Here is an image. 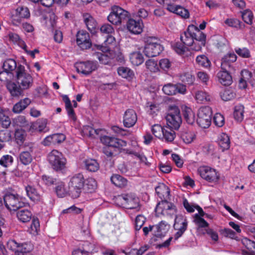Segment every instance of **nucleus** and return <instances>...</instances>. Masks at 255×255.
<instances>
[{
    "label": "nucleus",
    "instance_id": "obj_1",
    "mask_svg": "<svg viewBox=\"0 0 255 255\" xmlns=\"http://www.w3.org/2000/svg\"><path fill=\"white\" fill-rule=\"evenodd\" d=\"M180 39L184 45L190 46L191 49L199 51L205 45L206 35L197 27L190 25L181 35Z\"/></svg>",
    "mask_w": 255,
    "mask_h": 255
},
{
    "label": "nucleus",
    "instance_id": "obj_2",
    "mask_svg": "<svg viewBox=\"0 0 255 255\" xmlns=\"http://www.w3.org/2000/svg\"><path fill=\"white\" fill-rule=\"evenodd\" d=\"M101 142L105 145L114 147V149L118 150L120 152H124L126 154H133L135 156L141 158V155L138 153L128 149L124 148L127 146V142L124 140L109 136H103L101 137Z\"/></svg>",
    "mask_w": 255,
    "mask_h": 255
},
{
    "label": "nucleus",
    "instance_id": "obj_3",
    "mask_svg": "<svg viewBox=\"0 0 255 255\" xmlns=\"http://www.w3.org/2000/svg\"><path fill=\"white\" fill-rule=\"evenodd\" d=\"M16 82L24 91L31 88L33 84V78L22 65L18 66L15 75Z\"/></svg>",
    "mask_w": 255,
    "mask_h": 255
},
{
    "label": "nucleus",
    "instance_id": "obj_4",
    "mask_svg": "<svg viewBox=\"0 0 255 255\" xmlns=\"http://www.w3.org/2000/svg\"><path fill=\"white\" fill-rule=\"evenodd\" d=\"M84 178L81 173L74 175L69 182V193L73 198L79 197L84 187Z\"/></svg>",
    "mask_w": 255,
    "mask_h": 255
},
{
    "label": "nucleus",
    "instance_id": "obj_5",
    "mask_svg": "<svg viewBox=\"0 0 255 255\" xmlns=\"http://www.w3.org/2000/svg\"><path fill=\"white\" fill-rule=\"evenodd\" d=\"M115 202L119 206L131 209L138 207L139 199L134 194H125L117 196Z\"/></svg>",
    "mask_w": 255,
    "mask_h": 255
},
{
    "label": "nucleus",
    "instance_id": "obj_6",
    "mask_svg": "<svg viewBox=\"0 0 255 255\" xmlns=\"http://www.w3.org/2000/svg\"><path fill=\"white\" fill-rule=\"evenodd\" d=\"M144 48V54L147 57H155L158 55L163 50V47L159 40L153 37H147Z\"/></svg>",
    "mask_w": 255,
    "mask_h": 255
},
{
    "label": "nucleus",
    "instance_id": "obj_7",
    "mask_svg": "<svg viewBox=\"0 0 255 255\" xmlns=\"http://www.w3.org/2000/svg\"><path fill=\"white\" fill-rule=\"evenodd\" d=\"M166 120L168 127L174 129L179 128L182 123V120L179 109L177 106L175 105L169 106Z\"/></svg>",
    "mask_w": 255,
    "mask_h": 255
},
{
    "label": "nucleus",
    "instance_id": "obj_8",
    "mask_svg": "<svg viewBox=\"0 0 255 255\" xmlns=\"http://www.w3.org/2000/svg\"><path fill=\"white\" fill-rule=\"evenodd\" d=\"M128 17V12L117 5L112 7L108 20L113 24L118 25Z\"/></svg>",
    "mask_w": 255,
    "mask_h": 255
},
{
    "label": "nucleus",
    "instance_id": "obj_9",
    "mask_svg": "<svg viewBox=\"0 0 255 255\" xmlns=\"http://www.w3.org/2000/svg\"><path fill=\"white\" fill-rule=\"evenodd\" d=\"M48 160L55 170H62L65 167L66 159L62 153L57 150H53L48 154Z\"/></svg>",
    "mask_w": 255,
    "mask_h": 255
},
{
    "label": "nucleus",
    "instance_id": "obj_10",
    "mask_svg": "<svg viewBox=\"0 0 255 255\" xmlns=\"http://www.w3.org/2000/svg\"><path fill=\"white\" fill-rule=\"evenodd\" d=\"M212 111L208 106L200 108L198 113L197 122L200 127L202 128H208L211 123Z\"/></svg>",
    "mask_w": 255,
    "mask_h": 255
},
{
    "label": "nucleus",
    "instance_id": "obj_11",
    "mask_svg": "<svg viewBox=\"0 0 255 255\" xmlns=\"http://www.w3.org/2000/svg\"><path fill=\"white\" fill-rule=\"evenodd\" d=\"M5 206L9 210L15 211L24 206V203L17 194H6L3 198Z\"/></svg>",
    "mask_w": 255,
    "mask_h": 255
},
{
    "label": "nucleus",
    "instance_id": "obj_12",
    "mask_svg": "<svg viewBox=\"0 0 255 255\" xmlns=\"http://www.w3.org/2000/svg\"><path fill=\"white\" fill-rule=\"evenodd\" d=\"M155 212L157 214L164 216L171 217L176 213L175 206L171 203L162 200L156 205Z\"/></svg>",
    "mask_w": 255,
    "mask_h": 255
},
{
    "label": "nucleus",
    "instance_id": "obj_13",
    "mask_svg": "<svg viewBox=\"0 0 255 255\" xmlns=\"http://www.w3.org/2000/svg\"><path fill=\"white\" fill-rule=\"evenodd\" d=\"M75 67L78 73L88 75L98 68L97 63L93 61L77 62Z\"/></svg>",
    "mask_w": 255,
    "mask_h": 255
},
{
    "label": "nucleus",
    "instance_id": "obj_14",
    "mask_svg": "<svg viewBox=\"0 0 255 255\" xmlns=\"http://www.w3.org/2000/svg\"><path fill=\"white\" fill-rule=\"evenodd\" d=\"M198 171L201 177L210 182H216L219 179V175L215 169L209 166L200 167Z\"/></svg>",
    "mask_w": 255,
    "mask_h": 255
},
{
    "label": "nucleus",
    "instance_id": "obj_15",
    "mask_svg": "<svg viewBox=\"0 0 255 255\" xmlns=\"http://www.w3.org/2000/svg\"><path fill=\"white\" fill-rule=\"evenodd\" d=\"M173 227L175 230L178 231L175 234V239H178L186 230L187 221L186 217L182 215L176 216Z\"/></svg>",
    "mask_w": 255,
    "mask_h": 255
},
{
    "label": "nucleus",
    "instance_id": "obj_16",
    "mask_svg": "<svg viewBox=\"0 0 255 255\" xmlns=\"http://www.w3.org/2000/svg\"><path fill=\"white\" fill-rule=\"evenodd\" d=\"M137 115L135 112L131 109L126 111L123 117V123L127 128L133 127L137 121Z\"/></svg>",
    "mask_w": 255,
    "mask_h": 255
},
{
    "label": "nucleus",
    "instance_id": "obj_17",
    "mask_svg": "<svg viewBox=\"0 0 255 255\" xmlns=\"http://www.w3.org/2000/svg\"><path fill=\"white\" fill-rule=\"evenodd\" d=\"M66 136L62 133H55L46 136L42 141L45 146H50L60 144L65 140Z\"/></svg>",
    "mask_w": 255,
    "mask_h": 255
},
{
    "label": "nucleus",
    "instance_id": "obj_18",
    "mask_svg": "<svg viewBox=\"0 0 255 255\" xmlns=\"http://www.w3.org/2000/svg\"><path fill=\"white\" fill-rule=\"evenodd\" d=\"M127 27L130 33L133 34H139L143 31V24L141 20H135L133 19H129L127 22Z\"/></svg>",
    "mask_w": 255,
    "mask_h": 255
},
{
    "label": "nucleus",
    "instance_id": "obj_19",
    "mask_svg": "<svg viewBox=\"0 0 255 255\" xmlns=\"http://www.w3.org/2000/svg\"><path fill=\"white\" fill-rule=\"evenodd\" d=\"M77 43L83 49L90 48L91 43L89 34L83 30L79 31L77 34Z\"/></svg>",
    "mask_w": 255,
    "mask_h": 255
},
{
    "label": "nucleus",
    "instance_id": "obj_20",
    "mask_svg": "<svg viewBox=\"0 0 255 255\" xmlns=\"http://www.w3.org/2000/svg\"><path fill=\"white\" fill-rule=\"evenodd\" d=\"M237 60V56L234 53H229L222 59L221 68L222 70H228L231 67L232 63Z\"/></svg>",
    "mask_w": 255,
    "mask_h": 255
},
{
    "label": "nucleus",
    "instance_id": "obj_21",
    "mask_svg": "<svg viewBox=\"0 0 255 255\" xmlns=\"http://www.w3.org/2000/svg\"><path fill=\"white\" fill-rule=\"evenodd\" d=\"M155 192L161 201H167L169 198L170 190L164 183H159L155 188Z\"/></svg>",
    "mask_w": 255,
    "mask_h": 255
},
{
    "label": "nucleus",
    "instance_id": "obj_22",
    "mask_svg": "<svg viewBox=\"0 0 255 255\" xmlns=\"http://www.w3.org/2000/svg\"><path fill=\"white\" fill-rule=\"evenodd\" d=\"M48 120L46 119L41 118L32 124L31 128L39 132H46L49 130L47 127Z\"/></svg>",
    "mask_w": 255,
    "mask_h": 255
},
{
    "label": "nucleus",
    "instance_id": "obj_23",
    "mask_svg": "<svg viewBox=\"0 0 255 255\" xmlns=\"http://www.w3.org/2000/svg\"><path fill=\"white\" fill-rule=\"evenodd\" d=\"M167 10L184 18H187L189 17V12L188 10L179 5L173 4L171 7L167 8Z\"/></svg>",
    "mask_w": 255,
    "mask_h": 255
},
{
    "label": "nucleus",
    "instance_id": "obj_24",
    "mask_svg": "<svg viewBox=\"0 0 255 255\" xmlns=\"http://www.w3.org/2000/svg\"><path fill=\"white\" fill-rule=\"evenodd\" d=\"M6 88L12 97H19L24 91L17 83L9 81L7 83Z\"/></svg>",
    "mask_w": 255,
    "mask_h": 255
},
{
    "label": "nucleus",
    "instance_id": "obj_25",
    "mask_svg": "<svg viewBox=\"0 0 255 255\" xmlns=\"http://www.w3.org/2000/svg\"><path fill=\"white\" fill-rule=\"evenodd\" d=\"M31 103V100L25 98L16 103L13 107L12 112L15 114L22 112Z\"/></svg>",
    "mask_w": 255,
    "mask_h": 255
},
{
    "label": "nucleus",
    "instance_id": "obj_26",
    "mask_svg": "<svg viewBox=\"0 0 255 255\" xmlns=\"http://www.w3.org/2000/svg\"><path fill=\"white\" fill-rule=\"evenodd\" d=\"M154 235L156 237H161L168 231L170 225L165 221H161L158 225L154 226Z\"/></svg>",
    "mask_w": 255,
    "mask_h": 255
},
{
    "label": "nucleus",
    "instance_id": "obj_27",
    "mask_svg": "<svg viewBox=\"0 0 255 255\" xmlns=\"http://www.w3.org/2000/svg\"><path fill=\"white\" fill-rule=\"evenodd\" d=\"M21 65L20 64L17 65L16 61L13 59H7L5 60L3 64V70L9 72L13 75V72L17 70L18 66Z\"/></svg>",
    "mask_w": 255,
    "mask_h": 255
},
{
    "label": "nucleus",
    "instance_id": "obj_28",
    "mask_svg": "<svg viewBox=\"0 0 255 255\" xmlns=\"http://www.w3.org/2000/svg\"><path fill=\"white\" fill-rule=\"evenodd\" d=\"M243 243L248 251L243 250V255H255V242L247 238L243 240Z\"/></svg>",
    "mask_w": 255,
    "mask_h": 255
},
{
    "label": "nucleus",
    "instance_id": "obj_29",
    "mask_svg": "<svg viewBox=\"0 0 255 255\" xmlns=\"http://www.w3.org/2000/svg\"><path fill=\"white\" fill-rule=\"evenodd\" d=\"M218 142L222 151L227 150L230 147V140L229 136L226 133H222L219 135Z\"/></svg>",
    "mask_w": 255,
    "mask_h": 255
},
{
    "label": "nucleus",
    "instance_id": "obj_30",
    "mask_svg": "<svg viewBox=\"0 0 255 255\" xmlns=\"http://www.w3.org/2000/svg\"><path fill=\"white\" fill-rule=\"evenodd\" d=\"M219 82L223 85H229L232 83V77L228 72V70H223L218 73Z\"/></svg>",
    "mask_w": 255,
    "mask_h": 255
},
{
    "label": "nucleus",
    "instance_id": "obj_31",
    "mask_svg": "<svg viewBox=\"0 0 255 255\" xmlns=\"http://www.w3.org/2000/svg\"><path fill=\"white\" fill-rule=\"evenodd\" d=\"M111 181L115 186L123 188L128 185V180L119 174H114L111 177Z\"/></svg>",
    "mask_w": 255,
    "mask_h": 255
},
{
    "label": "nucleus",
    "instance_id": "obj_32",
    "mask_svg": "<svg viewBox=\"0 0 255 255\" xmlns=\"http://www.w3.org/2000/svg\"><path fill=\"white\" fill-rule=\"evenodd\" d=\"M83 17L84 22L88 29L91 32H94L97 26V23L95 19L88 13L84 14Z\"/></svg>",
    "mask_w": 255,
    "mask_h": 255
},
{
    "label": "nucleus",
    "instance_id": "obj_33",
    "mask_svg": "<svg viewBox=\"0 0 255 255\" xmlns=\"http://www.w3.org/2000/svg\"><path fill=\"white\" fill-rule=\"evenodd\" d=\"M129 60L132 65L138 66L143 62L144 58L140 52L134 51L130 53Z\"/></svg>",
    "mask_w": 255,
    "mask_h": 255
},
{
    "label": "nucleus",
    "instance_id": "obj_34",
    "mask_svg": "<svg viewBox=\"0 0 255 255\" xmlns=\"http://www.w3.org/2000/svg\"><path fill=\"white\" fill-rule=\"evenodd\" d=\"M26 193L29 198L34 202L40 201L41 199L40 194L33 186L28 185L25 187Z\"/></svg>",
    "mask_w": 255,
    "mask_h": 255
},
{
    "label": "nucleus",
    "instance_id": "obj_35",
    "mask_svg": "<svg viewBox=\"0 0 255 255\" xmlns=\"http://www.w3.org/2000/svg\"><path fill=\"white\" fill-rule=\"evenodd\" d=\"M18 219L23 223L29 222L32 217V213L27 209H21L17 212Z\"/></svg>",
    "mask_w": 255,
    "mask_h": 255
},
{
    "label": "nucleus",
    "instance_id": "obj_36",
    "mask_svg": "<svg viewBox=\"0 0 255 255\" xmlns=\"http://www.w3.org/2000/svg\"><path fill=\"white\" fill-rule=\"evenodd\" d=\"M55 192L59 197H65L68 193V190L65 186V184L61 181H57L56 183Z\"/></svg>",
    "mask_w": 255,
    "mask_h": 255
},
{
    "label": "nucleus",
    "instance_id": "obj_37",
    "mask_svg": "<svg viewBox=\"0 0 255 255\" xmlns=\"http://www.w3.org/2000/svg\"><path fill=\"white\" fill-rule=\"evenodd\" d=\"M118 74L124 78L131 80L133 78L134 74L133 72L128 67H120L118 69Z\"/></svg>",
    "mask_w": 255,
    "mask_h": 255
},
{
    "label": "nucleus",
    "instance_id": "obj_38",
    "mask_svg": "<svg viewBox=\"0 0 255 255\" xmlns=\"http://www.w3.org/2000/svg\"><path fill=\"white\" fill-rule=\"evenodd\" d=\"M220 97L224 101H228L233 100L236 97L234 91L231 88H226L220 92Z\"/></svg>",
    "mask_w": 255,
    "mask_h": 255
},
{
    "label": "nucleus",
    "instance_id": "obj_39",
    "mask_svg": "<svg viewBox=\"0 0 255 255\" xmlns=\"http://www.w3.org/2000/svg\"><path fill=\"white\" fill-rule=\"evenodd\" d=\"M86 168L91 172H96L99 169V164L96 160L87 159L84 161Z\"/></svg>",
    "mask_w": 255,
    "mask_h": 255
},
{
    "label": "nucleus",
    "instance_id": "obj_40",
    "mask_svg": "<svg viewBox=\"0 0 255 255\" xmlns=\"http://www.w3.org/2000/svg\"><path fill=\"white\" fill-rule=\"evenodd\" d=\"M95 55L102 64L105 65L109 64L113 58V55L111 52H109V55L106 52L104 53L97 52L95 54Z\"/></svg>",
    "mask_w": 255,
    "mask_h": 255
},
{
    "label": "nucleus",
    "instance_id": "obj_41",
    "mask_svg": "<svg viewBox=\"0 0 255 255\" xmlns=\"http://www.w3.org/2000/svg\"><path fill=\"white\" fill-rule=\"evenodd\" d=\"M19 161L23 165H28L32 161L31 153L28 151L21 152L19 155Z\"/></svg>",
    "mask_w": 255,
    "mask_h": 255
},
{
    "label": "nucleus",
    "instance_id": "obj_42",
    "mask_svg": "<svg viewBox=\"0 0 255 255\" xmlns=\"http://www.w3.org/2000/svg\"><path fill=\"white\" fill-rule=\"evenodd\" d=\"M183 114L186 122L189 124H192L195 122V114L192 109L188 107H185L183 111Z\"/></svg>",
    "mask_w": 255,
    "mask_h": 255
},
{
    "label": "nucleus",
    "instance_id": "obj_43",
    "mask_svg": "<svg viewBox=\"0 0 255 255\" xmlns=\"http://www.w3.org/2000/svg\"><path fill=\"white\" fill-rule=\"evenodd\" d=\"M4 112L5 111L0 107V124L3 128H7L11 124V121Z\"/></svg>",
    "mask_w": 255,
    "mask_h": 255
},
{
    "label": "nucleus",
    "instance_id": "obj_44",
    "mask_svg": "<svg viewBox=\"0 0 255 255\" xmlns=\"http://www.w3.org/2000/svg\"><path fill=\"white\" fill-rule=\"evenodd\" d=\"M195 99L198 103L210 101L211 99L210 95L205 92L198 91L195 93Z\"/></svg>",
    "mask_w": 255,
    "mask_h": 255
},
{
    "label": "nucleus",
    "instance_id": "obj_45",
    "mask_svg": "<svg viewBox=\"0 0 255 255\" xmlns=\"http://www.w3.org/2000/svg\"><path fill=\"white\" fill-rule=\"evenodd\" d=\"M40 229V224L37 218H33L30 227L28 229V232L33 235H36L38 234Z\"/></svg>",
    "mask_w": 255,
    "mask_h": 255
},
{
    "label": "nucleus",
    "instance_id": "obj_46",
    "mask_svg": "<svg viewBox=\"0 0 255 255\" xmlns=\"http://www.w3.org/2000/svg\"><path fill=\"white\" fill-rule=\"evenodd\" d=\"M162 137H163L166 141H172L175 137V133L172 128L166 127L164 128Z\"/></svg>",
    "mask_w": 255,
    "mask_h": 255
},
{
    "label": "nucleus",
    "instance_id": "obj_47",
    "mask_svg": "<svg viewBox=\"0 0 255 255\" xmlns=\"http://www.w3.org/2000/svg\"><path fill=\"white\" fill-rule=\"evenodd\" d=\"M97 188V182L93 178H89L84 184V188L88 192H92L94 191Z\"/></svg>",
    "mask_w": 255,
    "mask_h": 255
},
{
    "label": "nucleus",
    "instance_id": "obj_48",
    "mask_svg": "<svg viewBox=\"0 0 255 255\" xmlns=\"http://www.w3.org/2000/svg\"><path fill=\"white\" fill-rule=\"evenodd\" d=\"M12 124L20 127H25L28 125V121L23 116H18L12 120Z\"/></svg>",
    "mask_w": 255,
    "mask_h": 255
},
{
    "label": "nucleus",
    "instance_id": "obj_49",
    "mask_svg": "<svg viewBox=\"0 0 255 255\" xmlns=\"http://www.w3.org/2000/svg\"><path fill=\"white\" fill-rule=\"evenodd\" d=\"M195 134L192 131H186L181 134V138L183 141L187 144L191 143L195 138Z\"/></svg>",
    "mask_w": 255,
    "mask_h": 255
},
{
    "label": "nucleus",
    "instance_id": "obj_50",
    "mask_svg": "<svg viewBox=\"0 0 255 255\" xmlns=\"http://www.w3.org/2000/svg\"><path fill=\"white\" fill-rule=\"evenodd\" d=\"M13 11L17 13L22 19L28 18L30 16V12L26 7H18Z\"/></svg>",
    "mask_w": 255,
    "mask_h": 255
},
{
    "label": "nucleus",
    "instance_id": "obj_51",
    "mask_svg": "<svg viewBox=\"0 0 255 255\" xmlns=\"http://www.w3.org/2000/svg\"><path fill=\"white\" fill-rule=\"evenodd\" d=\"M244 107L242 105H238L235 107L234 112V116L236 120L241 122L244 118Z\"/></svg>",
    "mask_w": 255,
    "mask_h": 255
},
{
    "label": "nucleus",
    "instance_id": "obj_52",
    "mask_svg": "<svg viewBox=\"0 0 255 255\" xmlns=\"http://www.w3.org/2000/svg\"><path fill=\"white\" fill-rule=\"evenodd\" d=\"M106 46V51H112V48L116 44V40L115 37L112 35L107 36L106 40L104 42Z\"/></svg>",
    "mask_w": 255,
    "mask_h": 255
},
{
    "label": "nucleus",
    "instance_id": "obj_53",
    "mask_svg": "<svg viewBox=\"0 0 255 255\" xmlns=\"http://www.w3.org/2000/svg\"><path fill=\"white\" fill-rule=\"evenodd\" d=\"M196 63L202 67L207 68L210 66L211 62L208 58L204 55H199L196 57Z\"/></svg>",
    "mask_w": 255,
    "mask_h": 255
},
{
    "label": "nucleus",
    "instance_id": "obj_54",
    "mask_svg": "<svg viewBox=\"0 0 255 255\" xmlns=\"http://www.w3.org/2000/svg\"><path fill=\"white\" fill-rule=\"evenodd\" d=\"M164 94L167 95H175L177 93V89L175 85L170 83L165 85L162 88Z\"/></svg>",
    "mask_w": 255,
    "mask_h": 255
},
{
    "label": "nucleus",
    "instance_id": "obj_55",
    "mask_svg": "<svg viewBox=\"0 0 255 255\" xmlns=\"http://www.w3.org/2000/svg\"><path fill=\"white\" fill-rule=\"evenodd\" d=\"M163 130L164 128H163L160 125L155 124L153 125L151 128V131L152 134L156 137L160 138L162 137Z\"/></svg>",
    "mask_w": 255,
    "mask_h": 255
},
{
    "label": "nucleus",
    "instance_id": "obj_56",
    "mask_svg": "<svg viewBox=\"0 0 255 255\" xmlns=\"http://www.w3.org/2000/svg\"><path fill=\"white\" fill-rule=\"evenodd\" d=\"M13 161V157L11 155H4L0 159V165L6 167L11 165Z\"/></svg>",
    "mask_w": 255,
    "mask_h": 255
},
{
    "label": "nucleus",
    "instance_id": "obj_57",
    "mask_svg": "<svg viewBox=\"0 0 255 255\" xmlns=\"http://www.w3.org/2000/svg\"><path fill=\"white\" fill-rule=\"evenodd\" d=\"M145 65L147 69L151 72H156L158 71V66L157 62L153 59H148L145 62Z\"/></svg>",
    "mask_w": 255,
    "mask_h": 255
},
{
    "label": "nucleus",
    "instance_id": "obj_58",
    "mask_svg": "<svg viewBox=\"0 0 255 255\" xmlns=\"http://www.w3.org/2000/svg\"><path fill=\"white\" fill-rule=\"evenodd\" d=\"M33 250V246L30 243L19 244L18 252H22L24 254H30V252Z\"/></svg>",
    "mask_w": 255,
    "mask_h": 255
},
{
    "label": "nucleus",
    "instance_id": "obj_59",
    "mask_svg": "<svg viewBox=\"0 0 255 255\" xmlns=\"http://www.w3.org/2000/svg\"><path fill=\"white\" fill-rule=\"evenodd\" d=\"M235 51L236 52L237 54H238V55L243 58H249L251 56L249 50L246 47H236L235 49Z\"/></svg>",
    "mask_w": 255,
    "mask_h": 255
},
{
    "label": "nucleus",
    "instance_id": "obj_60",
    "mask_svg": "<svg viewBox=\"0 0 255 255\" xmlns=\"http://www.w3.org/2000/svg\"><path fill=\"white\" fill-rule=\"evenodd\" d=\"M146 220V218L141 215H138L136 216L135 220V229L136 231H139L143 225Z\"/></svg>",
    "mask_w": 255,
    "mask_h": 255
},
{
    "label": "nucleus",
    "instance_id": "obj_61",
    "mask_svg": "<svg viewBox=\"0 0 255 255\" xmlns=\"http://www.w3.org/2000/svg\"><path fill=\"white\" fill-rule=\"evenodd\" d=\"M100 31L102 33L106 34L108 35H112L115 32L113 26L108 23H105L102 25L100 28Z\"/></svg>",
    "mask_w": 255,
    "mask_h": 255
},
{
    "label": "nucleus",
    "instance_id": "obj_62",
    "mask_svg": "<svg viewBox=\"0 0 255 255\" xmlns=\"http://www.w3.org/2000/svg\"><path fill=\"white\" fill-rule=\"evenodd\" d=\"M22 19L14 11H12L10 16V20L13 25L19 26L22 22Z\"/></svg>",
    "mask_w": 255,
    "mask_h": 255
},
{
    "label": "nucleus",
    "instance_id": "obj_63",
    "mask_svg": "<svg viewBox=\"0 0 255 255\" xmlns=\"http://www.w3.org/2000/svg\"><path fill=\"white\" fill-rule=\"evenodd\" d=\"M180 80L187 84H192L194 82V77L189 73H185L180 75Z\"/></svg>",
    "mask_w": 255,
    "mask_h": 255
},
{
    "label": "nucleus",
    "instance_id": "obj_64",
    "mask_svg": "<svg viewBox=\"0 0 255 255\" xmlns=\"http://www.w3.org/2000/svg\"><path fill=\"white\" fill-rule=\"evenodd\" d=\"M213 121L215 125L219 127H222L225 123L223 116L219 113L215 115L213 117Z\"/></svg>",
    "mask_w": 255,
    "mask_h": 255
}]
</instances>
